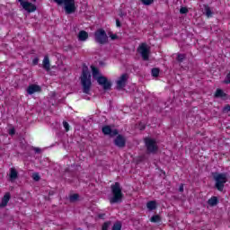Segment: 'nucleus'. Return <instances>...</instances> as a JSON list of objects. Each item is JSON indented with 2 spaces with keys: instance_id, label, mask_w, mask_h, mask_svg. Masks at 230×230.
<instances>
[{
  "instance_id": "nucleus-1",
  "label": "nucleus",
  "mask_w": 230,
  "mask_h": 230,
  "mask_svg": "<svg viewBox=\"0 0 230 230\" xmlns=\"http://www.w3.org/2000/svg\"><path fill=\"white\" fill-rule=\"evenodd\" d=\"M111 196L109 197L110 204H121L123 202V189L119 182L111 185Z\"/></svg>"
},
{
  "instance_id": "nucleus-2",
  "label": "nucleus",
  "mask_w": 230,
  "mask_h": 230,
  "mask_svg": "<svg viewBox=\"0 0 230 230\" xmlns=\"http://www.w3.org/2000/svg\"><path fill=\"white\" fill-rule=\"evenodd\" d=\"M80 80L83 87V93H84V94H90L93 83L91 82V72H89V67H87V66H83Z\"/></svg>"
},
{
  "instance_id": "nucleus-3",
  "label": "nucleus",
  "mask_w": 230,
  "mask_h": 230,
  "mask_svg": "<svg viewBox=\"0 0 230 230\" xmlns=\"http://www.w3.org/2000/svg\"><path fill=\"white\" fill-rule=\"evenodd\" d=\"M91 69H92L93 76V78L96 79L97 84H99V85H102L104 91H111V87H112V83L109 81V79L106 76L99 75L100 69H98L94 66H92Z\"/></svg>"
},
{
  "instance_id": "nucleus-4",
  "label": "nucleus",
  "mask_w": 230,
  "mask_h": 230,
  "mask_svg": "<svg viewBox=\"0 0 230 230\" xmlns=\"http://www.w3.org/2000/svg\"><path fill=\"white\" fill-rule=\"evenodd\" d=\"M211 175L215 181V188L218 190V191H224V186H226V182H227V172H211Z\"/></svg>"
},
{
  "instance_id": "nucleus-5",
  "label": "nucleus",
  "mask_w": 230,
  "mask_h": 230,
  "mask_svg": "<svg viewBox=\"0 0 230 230\" xmlns=\"http://www.w3.org/2000/svg\"><path fill=\"white\" fill-rule=\"evenodd\" d=\"M56 4L58 6H62L64 4V10L66 15H71V13H75L76 12V4L75 0H53Z\"/></svg>"
},
{
  "instance_id": "nucleus-6",
  "label": "nucleus",
  "mask_w": 230,
  "mask_h": 230,
  "mask_svg": "<svg viewBox=\"0 0 230 230\" xmlns=\"http://www.w3.org/2000/svg\"><path fill=\"white\" fill-rule=\"evenodd\" d=\"M94 41L101 46H104V44H109V36H107V32L103 29H98L94 31L93 34Z\"/></svg>"
},
{
  "instance_id": "nucleus-7",
  "label": "nucleus",
  "mask_w": 230,
  "mask_h": 230,
  "mask_svg": "<svg viewBox=\"0 0 230 230\" xmlns=\"http://www.w3.org/2000/svg\"><path fill=\"white\" fill-rule=\"evenodd\" d=\"M144 143L146 148V154H157L159 146H157V141H155V139L146 137L144 138Z\"/></svg>"
},
{
  "instance_id": "nucleus-8",
  "label": "nucleus",
  "mask_w": 230,
  "mask_h": 230,
  "mask_svg": "<svg viewBox=\"0 0 230 230\" xmlns=\"http://www.w3.org/2000/svg\"><path fill=\"white\" fill-rule=\"evenodd\" d=\"M137 52L140 53L143 60L146 61L148 60V58H150V49L146 43H142L139 45Z\"/></svg>"
},
{
  "instance_id": "nucleus-9",
  "label": "nucleus",
  "mask_w": 230,
  "mask_h": 230,
  "mask_svg": "<svg viewBox=\"0 0 230 230\" xmlns=\"http://www.w3.org/2000/svg\"><path fill=\"white\" fill-rule=\"evenodd\" d=\"M102 132L104 136H109L110 137H115V136L119 134V131H118L117 128L112 129V127L110 125L103 126L102 128Z\"/></svg>"
},
{
  "instance_id": "nucleus-10",
  "label": "nucleus",
  "mask_w": 230,
  "mask_h": 230,
  "mask_svg": "<svg viewBox=\"0 0 230 230\" xmlns=\"http://www.w3.org/2000/svg\"><path fill=\"white\" fill-rule=\"evenodd\" d=\"M127 84H128V74H122L119 80L117 81V89L118 91H121L124 87H127Z\"/></svg>"
},
{
  "instance_id": "nucleus-11",
  "label": "nucleus",
  "mask_w": 230,
  "mask_h": 230,
  "mask_svg": "<svg viewBox=\"0 0 230 230\" xmlns=\"http://www.w3.org/2000/svg\"><path fill=\"white\" fill-rule=\"evenodd\" d=\"M20 2L21 6H22L23 10H26L29 13H31L37 10V6L28 1L25 0H18Z\"/></svg>"
},
{
  "instance_id": "nucleus-12",
  "label": "nucleus",
  "mask_w": 230,
  "mask_h": 230,
  "mask_svg": "<svg viewBox=\"0 0 230 230\" xmlns=\"http://www.w3.org/2000/svg\"><path fill=\"white\" fill-rule=\"evenodd\" d=\"M115 146H118V148H125L127 145V139H125V137L123 135H119L116 137V138L113 141Z\"/></svg>"
},
{
  "instance_id": "nucleus-13",
  "label": "nucleus",
  "mask_w": 230,
  "mask_h": 230,
  "mask_svg": "<svg viewBox=\"0 0 230 230\" xmlns=\"http://www.w3.org/2000/svg\"><path fill=\"white\" fill-rule=\"evenodd\" d=\"M40 91H42V88L38 84H31L27 88L28 94H35V93H40Z\"/></svg>"
},
{
  "instance_id": "nucleus-14",
  "label": "nucleus",
  "mask_w": 230,
  "mask_h": 230,
  "mask_svg": "<svg viewBox=\"0 0 230 230\" xmlns=\"http://www.w3.org/2000/svg\"><path fill=\"white\" fill-rule=\"evenodd\" d=\"M10 199H12V195L10 192H6L2 198L0 208H6V206H8V202H10Z\"/></svg>"
},
{
  "instance_id": "nucleus-15",
  "label": "nucleus",
  "mask_w": 230,
  "mask_h": 230,
  "mask_svg": "<svg viewBox=\"0 0 230 230\" xmlns=\"http://www.w3.org/2000/svg\"><path fill=\"white\" fill-rule=\"evenodd\" d=\"M42 67H43V69H45V71H51V65L49 63V57H48V56L44 57Z\"/></svg>"
},
{
  "instance_id": "nucleus-16",
  "label": "nucleus",
  "mask_w": 230,
  "mask_h": 230,
  "mask_svg": "<svg viewBox=\"0 0 230 230\" xmlns=\"http://www.w3.org/2000/svg\"><path fill=\"white\" fill-rule=\"evenodd\" d=\"M89 39V33L85 31H80L78 33V40L81 42H85V40Z\"/></svg>"
},
{
  "instance_id": "nucleus-17",
  "label": "nucleus",
  "mask_w": 230,
  "mask_h": 230,
  "mask_svg": "<svg viewBox=\"0 0 230 230\" xmlns=\"http://www.w3.org/2000/svg\"><path fill=\"white\" fill-rule=\"evenodd\" d=\"M19 177V172H17V170L15 168H11L10 170V181H15Z\"/></svg>"
},
{
  "instance_id": "nucleus-18",
  "label": "nucleus",
  "mask_w": 230,
  "mask_h": 230,
  "mask_svg": "<svg viewBox=\"0 0 230 230\" xmlns=\"http://www.w3.org/2000/svg\"><path fill=\"white\" fill-rule=\"evenodd\" d=\"M146 208L149 211H154V209H157V203L155 201H149L146 203Z\"/></svg>"
},
{
  "instance_id": "nucleus-19",
  "label": "nucleus",
  "mask_w": 230,
  "mask_h": 230,
  "mask_svg": "<svg viewBox=\"0 0 230 230\" xmlns=\"http://www.w3.org/2000/svg\"><path fill=\"white\" fill-rule=\"evenodd\" d=\"M226 96H227V94H226V93H224V90L217 89L216 91V93H215L216 98H226Z\"/></svg>"
},
{
  "instance_id": "nucleus-20",
  "label": "nucleus",
  "mask_w": 230,
  "mask_h": 230,
  "mask_svg": "<svg viewBox=\"0 0 230 230\" xmlns=\"http://www.w3.org/2000/svg\"><path fill=\"white\" fill-rule=\"evenodd\" d=\"M208 204L209 206H217L218 204V198L217 197H212L211 199H208Z\"/></svg>"
},
{
  "instance_id": "nucleus-21",
  "label": "nucleus",
  "mask_w": 230,
  "mask_h": 230,
  "mask_svg": "<svg viewBox=\"0 0 230 230\" xmlns=\"http://www.w3.org/2000/svg\"><path fill=\"white\" fill-rule=\"evenodd\" d=\"M161 72V70L157 67L152 68L151 70V75L152 76H154L155 78H157V76H159V73Z\"/></svg>"
},
{
  "instance_id": "nucleus-22",
  "label": "nucleus",
  "mask_w": 230,
  "mask_h": 230,
  "mask_svg": "<svg viewBox=\"0 0 230 230\" xmlns=\"http://www.w3.org/2000/svg\"><path fill=\"white\" fill-rule=\"evenodd\" d=\"M78 199H80V195L76 193L69 196L70 202H77Z\"/></svg>"
},
{
  "instance_id": "nucleus-23",
  "label": "nucleus",
  "mask_w": 230,
  "mask_h": 230,
  "mask_svg": "<svg viewBox=\"0 0 230 230\" xmlns=\"http://www.w3.org/2000/svg\"><path fill=\"white\" fill-rule=\"evenodd\" d=\"M150 222H153L154 224L161 222V217L159 215H155L151 217Z\"/></svg>"
},
{
  "instance_id": "nucleus-24",
  "label": "nucleus",
  "mask_w": 230,
  "mask_h": 230,
  "mask_svg": "<svg viewBox=\"0 0 230 230\" xmlns=\"http://www.w3.org/2000/svg\"><path fill=\"white\" fill-rule=\"evenodd\" d=\"M186 59V54H178L177 55V61L181 63L184 62V60Z\"/></svg>"
},
{
  "instance_id": "nucleus-25",
  "label": "nucleus",
  "mask_w": 230,
  "mask_h": 230,
  "mask_svg": "<svg viewBox=\"0 0 230 230\" xmlns=\"http://www.w3.org/2000/svg\"><path fill=\"white\" fill-rule=\"evenodd\" d=\"M112 222L107 221L102 225V230H109V227H111Z\"/></svg>"
},
{
  "instance_id": "nucleus-26",
  "label": "nucleus",
  "mask_w": 230,
  "mask_h": 230,
  "mask_svg": "<svg viewBox=\"0 0 230 230\" xmlns=\"http://www.w3.org/2000/svg\"><path fill=\"white\" fill-rule=\"evenodd\" d=\"M111 230H121V223L119 222L115 223Z\"/></svg>"
},
{
  "instance_id": "nucleus-27",
  "label": "nucleus",
  "mask_w": 230,
  "mask_h": 230,
  "mask_svg": "<svg viewBox=\"0 0 230 230\" xmlns=\"http://www.w3.org/2000/svg\"><path fill=\"white\" fill-rule=\"evenodd\" d=\"M205 13H206L207 17H211V15L213 14V13L211 12V9L209 7L205 8Z\"/></svg>"
},
{
  "instance_id": "nucleus-28",
  "label": "nucleus",
  "mask_w": 230,
  "mask_h": 230,
  "mask_svg": "<svg viewBox=\"0 0 230 230\" xmlns=\"http://www.w3.org/2000/svg\"><path fill=\"white\" fill-rule=\"evenodd\" d=\"M32 179H33V181H40V176L39 175L38 172H34L32 174Z\"/></svg>"
},
{
  "instance_id": "nucleus-29",
  "label": "nucleus",
  "mask_w": 230,
  "mask_h": 230,
  "mask_svg": "<svg viewBox=\"0 0 230 230\" xmlns=\"http://www.w3.org/2000/svg\"><path fill=\"white\" fill-rule=\"evenodd\" d=\"M142 3L146 6H150V4H152V3H154V0H142Z\"/></svg>"
},
{
  "instance_id": "nucleus-30",
  "label": "nucleus",
  "mask_w": 230,
  "mask_h": 230,
  "mask_svg": "<svg viewBox=\"0 0 230 230\" xmlns=\"http://www.w3.org/2000/svg\"><path fill=\"white\" fill-rule=\"evenodd\" d=\"M63 127L66 129V132H69V123H67V121H63Z\"/></svg>"
},
{
  "instance_id": "nucleus-31",
  "label": "nucleus",
  "mask_w": 230,
  "mask_h": 230,
  "mask_svg": "<svg viewBox=\"0 0 230 230\" xmlns=\"http://www.w3.org/2000/svg\"><path fill=\"white\" fill-rule=\"evenodd\" d=\"M188 9L186 8V7H181V9H180V13H181V14H184V13H188Z\"/></svg>"
},
{
  "instance_id": "nucleus-32",
  "label": "nucleus",
  "mask_w": 230,
  "mask_h": 230,
  "mask_svg": "<svg viewBox=\"0 0 230 230\" xmlns=\"http://www.w3.org/2000/svg\"><path fill=\"white\" fill-rule=\"evenodd\" d=\"M8 134L9 136H15V128L9 129Z\"/></svg>"
},
{
  "instance_id": "nucleus-33",
  "label": "nucleus",
  "mask_w": 230,
  "mask_h": 230,
  "mask_svg": "<svg viewBox=\"0 0 230 230\" xmlns=\"http://www.w3.org/2000/svg\"><path fill=\"white\" fill-rule=\"evenodd\" d=\"M32 150H34L35 154H40V152H42L40 147H32Z\"/></svg>"
},
{
  "instance_id": "nucleus-34",
  "label": "nucleus",
  "mask_w": 230,
  "mask_h": 230,
  "mask_svg": "<svg viewBox=\"0 0 230 230\" xmlns=\"http://www.w3.org/2000/svg\"><path fill=\"white\" fill-rule=\"evenodd\" d=\"M39 65V58H34L32 60V66H38Z\"/></svg>"
},
{
  "instance_id": "nucleus-35",
  "label": "nucleus",
  "mask_w": 230,
  "mask_h": 230,
  "mask_svg": "<svg viewBox=\"0 0 230 230\" xmlns=\"http://www.w3.org/2000/svg\"><path fill=\"white\" fill-rule=\"evenodd\" d=\"M230 111V105L227 104L223 108V112H229Z\"/></svg>"
},
{
  "instance_id": "nucleus-36",
  "label": "nucleus",
  "mask_w": 230,
  "mask_h": 230,
  "mask_svg": "<svg viewBox=\"0 0 230 230\" xmlns=\"http://www.w3.org/2000/svg\"><path fill=\"white\" fill-rule=\"evenodd\" d=\"M110 39H111V40H118V35L117 34H110Z\"/></svg>"
},
{
  "instance_id": "nucleus-37",
  "label": "nucleus",
  "mask_w": 230,
  "mask_h": 230,
  "mask_svg": "<svg viewBox=\"0 0 230 230\" xmlns=\"http://www.w3.org/2000/svg\"><path fill=\"white\" fill-rule=\"evenodd\" d=\"M116 25H117V28H121V22H119V19L116 20Z\"/></svg>"
},
{
  "instance_id": "nucleus-38",
  "label": "nucleus",
  "mask_w": 230,
  "mask_h": 230,
  "mask_svg": "<svg viewBox=\"0 0 230 230\" xmlns=\"http://www.w3.org/2000/svg\"><path fill=\"white\" fill-rule=\"evenodd\" d=\"M104 217H105V214H99V215H98V217H99V218H104Z\"/></svg>"
},
{
  "instance_id": "nucleus-39",
  "label": "nucleus",
  "mask_w": 230,
  "mask_h": 230,
  "mask_svg": "<svg viewBox=\"0 0 230 230\" xmlns=\"http://www.w3.org/2000/svg\"><path fill=\"white\" fill-rule=\"evenodd\" d=\"M179 191L181 192L184 191V187L182 185L180 187Z\"/></svg>"
},
{
  "instance_id": "nucleus-40",
  "label": "nucleus",
  "mask_w": 230,
  "mask_h": 230,
  "mask_svg": "<svg viewBox=\"0 0 230 230\" xmlns=\"http://www.w3.org/2000/svg\"><path fill=\"white\" fill-rule=\"evenodd\" d=\"M49 195L53 196V195H55V192L53 190H51V191L49 192Z\"/></svg>"
},
{
  "instance_id": "nucleus-41",
  "label": "nucleus",
  "mask_w": 230,
  "mask_h": 230,
  "mask_svg": "<svg viewBox=\"0 0 230 230\" xmlns=\"http://www.w3.org/2000/svg\"><path fill=\"white\" fill-rule=\"evenodd\" d=\"M123 15H125L123 13H119V17H123Z\"/></svg>"
},
{
  "instance_id": "nucleus-42",
  "label": "nucleus",
  "mask_w": 230,
  "mask_h": 230,
  "mask_svg": "<svg viewBox=\"0 0 230 230\" xmlns=\"http://www.w3.org/2000/svg\"><path fill=\"white\" fill-rule=\"evenodd\" d=\"M77 230H83L82 228H77Z\"/></svg>"
},
{
  "instance_id": "nucleus-43",
  "label": "nucleus",
  "mask_w": 230,
  "mask_h": 230,
  "mask_svg": "<svg viewBox=\"0 0 230 230\" xmlns=\"http://www.w3.org/2000/svg\"><path fill=\"white\" fill-rule=\"evenodd\" d=\"M31 1H33V2H35V1H37V0H31Z\"/></svg>"
}]
</instances>
